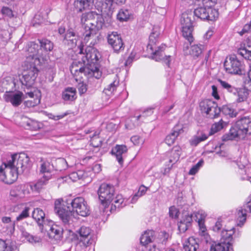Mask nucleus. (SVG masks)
I'll return each mask as SVG.
<instances>
[{"mask_svg":"<svg viewBox=\"0 0 251 251\" xmlns=\"http://www.w3.org/2000/svg\"><path fill=\"white\" fill-rule=\"evenodd\" d=\"M234 228L230 230L223 229L221 232V243H225L226 246L232 248V235L234 233Z\"/></svg>","mask_w":251,"mask_h":251,"instance_id":"20","label":"nucleus"},{"mask_svg":"<svg viewBox=\"0 0 251 251\" xmlns=\"http://www.w3.org/2000/svg\"><path fill=\"white\" fill-rule=\"evenodd\" d=\"M192 221V214L187 213V214H183L180 222H182V223L186 225L188 224V225L191 226Z\"/></svg>","mask_w":251,"mask_h":251,"instance_id":"54","label":"nucleus"},{"mask_svg":"<svg viewBox=\"0 0 251 251\" xmlns=\"http://www.w3.org/2000/svg\"><path fill=\"white\" fill-rule=\"evenodd\" d=\"M23 94L21 92L15 93L5 94L3 98L7 102H10L13 106H19L23 100Z\"/></svg>","mask_w":251,"mask_h":251,"instance_id":"16","label":"nucleus"},{"mask_svg":"<svg viewBox=\"0 0 251 251\" xmlns=\"http://www.w3.org/2000/svg\"><path fill=\"white\" fill-rule=\"evenodd\" d=\"M222 227V221L221 219H218L215 223L214 226L212 227V229L215 232H219Z\"/></svg>","mask_w":251,"mask_h":251,"instance_id":"62","label":"nucleus"},{"mask_svg":"<svg viewBox=\"0 0 251 251\" xmlns=\"http://www.w3.org/2000/svg\"><path fill=\"white\" fill-rule=\"evenodd\" d=\"M107 40L108 45L110 46L115 53H119L124 50L125 44L121 35L118 32L113 31L108 33Z\"/></svg>","mask_w":251,"mask_h":251,"instance_id":"10","label":"nucleus"},{"mask_svg":"<svg viewBox=\"0 0 251 251\" xmlns=\"http://www.w3.org/2000/svg\"><path fill=\"white\" fill-rule=\"evenodd\" d=\"M28 46V47L27 50V51L31 53L30 55V56H34L38 53V51L39 46L38 44L34 42H31Z\"/></svg>","mask_w":251,"mask_h":251,"instance_id":"48","label":"nucleus"},{"mask_svg":"<svg viewBox=\"0 0 251 251\" xmlns=\"http://www.w3.org/2000/svg\"><path fill=\"white\" fill-rule=\"evenodd\" d=\"M29 208L28 207H25L20 215L17 217L16 221H20L25 218L29 217Z\"/></svg>","mask_w":251,"mask_h":251,"instance_id":"53","label":"nucleus"},{"mask_svg":"<svg viewBox=\"0 0 251 251\" xmlns=\"http://www.w3.org/2000/svg\"><path fill=\"white\" fill-rule=\"evenodd\" d=\"M226 72L230 74L245 75L247 73L245 65L234 55H231L224 62Z\"/></svg>","mask_w":251,"mask_h":251,"instance_id":"7","label":"nucleus"},{"mask_svg":"<svg viewBox=\"0 0 251 251\" xmlns=\"http://www.w3.org/2000/svg\"><path fill=\"white\" fill-rule=\"evenodd\" d=\"M227 125V123L221 119L218 122L215 123L211 126L209 135H211L221 130Z\"/></svg>","mask_w":251,"mask_h":251,"instance_id":"37","label":"nucleus"},{"mask_svg":"<svg viewBox=\"0 0 251 251\" xmlns=\"http://www.w3.org/2000/svg\"><path fill=\"white\" fill-rule=\"evenodd\" d=\"M248 211H249V209L244 205L237 210L236 217L238 226H242L245 222Z\"/></svg>","mask_w":251,"mask_h":251,"instance_id":"30","label":"nucleus"},{"mask_svg":"<svg viewBox=\"0 0 251 251\" xmlns=\"http://www.w3.org/2000/svg\"><path fill=\"white\" fill-rule=\"evenodd\" d=\"M1 14L5 17L11 19L16 17L13 11L7 6H3L1 9Z\"/></svg>","mask_w":251,"mask_h":251,"instance_id":"51","label":"nucleus"},{"mask_svg":"<svg viewBox=\"0 0 251 251\" xmlns=\"http://www.w3.org/2000/svg\"><path fill=\"white\" fill-rule=\"evenodd\" d=\"M38 41L40 44L41 49H43L46 51H51L54 47L53 43L47 39H38Z\"/></svg>","mask_w":251,"mask_h":251,"instance_id":"39","label":"nucleus"},{"mask_svg":"<svg viewBox=\"0 0 251 251\" xmlns=\"http://www.w3.org/2000/svg\"><path fill=\"white\" fill-rule=\"evenodd\" d=\"M131 141L134 144V145H138L140 143L141 141H142V139L141 137L138 135H134L131 137Z\"/></svg>","mask_w":251,"mask_h":251,"instance_id":"64","label":"nucleus"},{"mask_svg":"<svg viewBox=\"0 0 251 251\" xmlns=\"http://www.w3.org/2000/svg\"><path fill=\"white\" fill-rule=\"evenodd\" d=\"M85 56H83L85 60L86 66H89V64H97L99 60V57L97 54H100L97 50L91 47H87L85 50Z\"/></svg>","mask_w":251,"mask_h":251,"instance_id":"14","label":"nucleus"},{"mask_svg":"<svg viewBox=\"0 0 251 251\" xmlns=\"http://www.w3.org/2000/svg\"><path fill=\"white\" fill-rule=\"evenodd\" d=\"M183 132V126L178 124L176 125L172 129L171 133L166 137L165 140L166 143L170 146L172 145L176 138Z\"/></svg>","mask_w":251,"mask_h":251,"instance_id":"15","label":"nucleus"},{"mask_svg":"<svg viewBox=\"0 0 251 251\" xmlns=\"http://www.w3.org/2000/svg\"><path fill=\"white\" fill-rule=\"evenodd\" d=\"M208 135H206L205 133H202L201 136H196L191 141V145L195 146H197L200 142L203 141L207 139L208 137Z\"/></svg>","mask_w":251,"mask_h":251,"instance_id":"49","label":"nucleus"},{"mask_svg":"<svg viewBox=\"0 0 251 251\" xmlns=\"http://www.w3.org/2000/svg\"><path fill=\"white\" fill-rule=\"evenodd\" d=\"M76 90L73 87H68L62 93V98L65 101H73L76 98Z\"/></svg>","mask_w":251,"mask_h":251,"instance_id":"31","label":"nucleus"},{"mask_svg":"<svg viewBox=\"0 0 251 251\" xmlns=\"http://www.w3.org/2000/svg\"><path fill=\"white\" fill-rule=\"evenodd\" d=\"M19 174L20 173H18L13 168H10L9 170H8V172L5 174L4 176H2V181L6 184H12L16 180Z\"/></svg>","mask_w":251,"mask_h":251,"instance_id":"24","label":"nucleus"},{"mask_svg":"<svg viewBox=\"0 0 251 251\" xmlns=\"http://www.w3.org/2000/svg\"><path fill=\"white\" fill-rule=\"evenodd\" d=\"M117 18L120 22H127L133 19V16L130 10L127 9L121 8L117 15Z\"/></svg>","mask_w":251,"mask_h":251,"instance_id":"32","label":"nucleus"},{"mask_svg":"<svg viewBox=\"0 0 251 251\" xmlns=\"http://www.w3.org/2000/svg\"><path fill=\"white\" fill-rule=\"evenodd\" d=\"M22 193H24L23 185H19L14 187L10 191V196L13 198L19 197Z\"/></svg>","mask_w":251,"mask_h":251,"instance_id":"46","label":"nucleus"},{"mask_svg":"<svg viewBox=\"0 0 251 251\" xmlns=\"http://www.w3.org/2000/svg\"><path fill=\"white\" fill-rule=\"evenodd\" d=\"M182 35L191 44L194 38L192 35L194 25V18L191 12L184 13L182 14L181 18Z\"/></svg>","mask_w":251,"mask_h":251,"instance_id":"6","label":"nucleus"},{"mask_svg":"<svg viewBox=\"0 0 251 251\" xmlns=\"http://www.w3.org/2000/svg\"><path fill=\"white\" fill-rule=\"evenodd\" d=\"M201 1L203 6L207 8H212V7L214 6L217 2V0H199Z\"/></svg>","mask_w":251,"mask_h":251,"instance_id":"56","label":"nucleus"},{"mask_svg":"<svg viewBox=\"0 0 251 251\" xmlns=\"http://www.w3.org/2000/svg\"><path fill=\"white\" fill-rule=\"evenodd\" d=\"M79 39L78 35L72 28L68 29L65 33L63 43L67 45L69 48H73L76 45Z\"/></svg>","mask_w":251,"mask_h":251,"instance_id":"13","label":"nucleus"},{"mask_svg":"<svg viewBox=\"0 0 251 251\" xmlns=\"http://www.w3.org/2000/svg\"><path fill=\"white\" fill-rule=\"evenodd\" d=\"M199 244L193 237H189L183 244L184 251H197Z\"/></svg>","mask_w":251,"mask_h":251,"instance_id":"28","label":"nucleus"},{"mask_svg":"<svg viewBox=\"0 0 251 251\" xmlns=\"http://www.w3.org/2000/svg\"><path fill=\"white\" fill-rule=\"evenodd\" d=\"M178 211L175 206H171L169 208V216L172 218H176L178 216Z\"/></svg>","mask_w":251,"mask_h":251,"instance_id":"58","label":"nucleus"},{"mask_svg":"<svg viewBox=\"0 0 251 251\" xmlns=\"http://www.w3.org/2000/svg\"><path fill=\"white\" fill-rule=\"evenodd\" d=\"M155 232L153 230H148L145 231L140 237V243L143 246L148 245L154 239Z\"/></svg>","mask_w":251,"mask_h":251,"instance_id":"33","label":"nucleus"},{"mask_svg":"<svg viewBox=\"0 0 251 251\" xmlns=\"http://www.w3.org/2000/svg\"><path fill=\"white\" fill-rule=\"evenodd\" d=\"M21 159L22 160V164L24 165V169L25 170L29 167V158L24 153L19 154Z\"/></svg>","mask_w":251,"mask_h":251,"instance_id":"55","label":"nucleus"},{"mask_svg":"<svg viewBox=\"0 0 251 251\" xmlns=\"http://www.w3.org/2000/svg\"><path fill=\"white\" fill-rule=\"evenodd\" d=\"M11 159L4 164V167L7 169L6 171L9 170L10 168H13L18 173H23L25 170L24 165L22 164L19 154H14L11 155Z\"/></svg>","mask_w":251,"mask_h":251,"instance_id":"12","label":"nucleus"},{"mask_svg":"<svg viewBox=\"0 0 251 251\" xmlns=\"http://www.w3.org/2000/svg\"><path fill=\"white\" fill-rule=\"evenodd\" d=\"M91 230L89 227L86 226H81L78 230L77 231V236H79L77 239L81 242H83L86 245L92 244L88 237L90 236Z\"/></svg>","mask_w":251,"mask_h":251,"instance_id":"21","label":"nucleus"},{"mask_svg":"<svg viewBox=\"0 0 251 251\" xmlns=\"http://www.w3.org/2000/svg\"><path fill=\"white\" fill-rule=\"evenodd\" d=\"M99 199L102 204L105 206L109 204L113 201L112 204L111 210H116L117 208L120 209L126 205L122 195H117L115 196L114 186L110 184L103 183L100 184L97 191Z\"/></svg>","mask_w":251,"mask_h":251,"instance_id":"2","label":"nucleus"},{"mask_svg":"<svg viewBox=\"0 0 251 251\" xmlns=\"http://www.w3.org/2000/svg\"><path fill=\"white\" fill-rule=\"evenodd\" d=\"M102 141L100 139V137L94 134L91 140V145L94 147V148H99L102 145Z\"/></svg>","mask_w":251,"mask_h":251,"instance_id":"50","label":"nucleus"},{"mask_svg":"<svg viewBox=\"0 0 251 251\" xmlns=\"http://www.w3.org/2000/svg\"><path fill=\"white\" fill-rule=\"evenodd\" d=\"M160 34V29L158 26H154L149 37V41L147 46V50L151 52V58L156 61H162L168 67H170L171 61V55H165L164 51L165 45L156 47L158 38Z\"/></svg>","mask_w":251,"mask_h":251,"instance_id":"3","label":"nucleus"},{"mask_svg":"<svg viewBox=\"0 0 251 251\" xmlns=\"http://www.w3.org/2000/svg\"><path fill=\"white\" fill-rule=\"evenodd\" d=\"M203 161L201 159L196 164L194 165L190 170L189 174L191 175H195L199 170V169L202 166Z\"/></svg>","mask_w":251,"mask_h":251,"instance_id":"52","label":"nucleus"},{"mask_svg":"<svg viewBox=\"0 0 251 251\" xmlns=\"http://www.w3.org/2000/svg\"><path fill=\"white\" fill-rule=\"evenodd\" d=\"M38 71L34 64H30V67L24 71L22 77L20 78L22 85L27 88L32 87L37 77Z\"/></svg>","mask_w":251,"mask_h":251,"instance_id":"9","label":"nucleus"},{"mask_svg":"<svg viewBox=\"0 0 251 251\" xmlns=\"http://www.w3.org/2000/svg\"><path fill=\"white\" fill-rule=\"evenodd\" d=\"M32 218L35 220L39 226L41 232H43L44 224L45 223V214L40 208L34 209L32 212Z\"/></svg>","mask_w":251,"mask_h":251,"instance_id":"19","label":"nucleus"},{"mask_svg":"<svg viewBox=\"0 0 251 251\" xmlns=\"http://www.w3.org/2000/svg\"><path fill=\"white\" fill-rule=\"evenodd\" d=\"M54 210L65 225L69 224L74 212L83 217L87 216L90 213L87 202L80 197L74 199L69 198L65 200L62 199L55 200Z\"/></svg>","mask_w":251,"mask_h":251,"instance_id":"1","label":"nucleus"},{"mask_svg":"<svg viewBox=\"0 0 251 251\" xmlns=\"http://www.w3.org/2000/svg\"><path fill=\"white\" fill-rule=\"evenodd\" d=\"M49 179L44 177H41L36 182H31L27 184L32 192H39L43 189L48 182Z\"/></svg>","mask_w":251,"mask_h":251,"instance_id":"23","label":"nucleus"},{"mask_svg":"<svg viewBox=\"0 0 251 251\" xmlns=\"http://www.w3.org/2000/svg\"><path fill=\"white\" fill-rule=\"evenodd\" d=\"M99 11V9H98ZM100 13H97L94 12L93 13V17L91 18L88 23L85 25H83L84 31L83 32L84 40L88 42L91 38L94 37L97 34V31L101 29L103 26H107L109 23L107 22L108 20L105 21L103 17L104 14H108V13L102 12L100 9Z\"/></svg>","mask_w":251,"mask_h":251,"instance_id":"5","label":"nucleus"},{"mask_svg":"<svg viewBox=\"0 0 251 251\" xmlns=\"http://www.w3.org/2000/svg\"><path fill=\"white\" fill-rule=\"evenodd\" d=\"M221 112L225 115H228L230 117H234L236 116L237 113L229 105H225L220 107Z\"/></svg>","mask_w":251,"mask_h":251,"instance_id":"44","label":"nucleus"},{"mask_svg":"<svg viewBox=\"0 0 251 251\" xmlns=\"http://www.w3.org/2000/svg\"><path fill=\"white\" fill-rule=\"evenodd\" d=\"M119 84V79L117 75H115L113 81L103 90V92L107 95L112 94L117 89Z\"/></svg>","mask_w":251,"mask_h":251,"instance_id":"35","label":"nucleus"},{"mask_svg":"<svg viewBox=\"0 0 251 251\" xmlns=\"http://www.w3.org/2000/svg\"><path fill=\"white\" fill-rule=\"evenodd\" d=\"M88 70L86 72V75L88 77L94 76L95 78L99 79L101 76V72L99 71V69L98 67V64H89L88 66Z\"/></svg>","mask_w":251,"mask_h":251,"instance_id":"34","label":"nucleus"},{"mask_svg":"<svg viewBox=\"0 0 251 251\" xmlns=\"http://www.w3.org/2000/svg\"><path fill=\"white\" fill-rule=\"evenodd\" d=\"M63 229L60 226L53 224L50 226L48 230L49 238L54 240H61L63 237Z\"/></svg>","mask_w":251,"mask_h":251,"instance_id":"18","label":"nucleus"},{"mask_svg":"<svg viewBox=\"0 0 251 251\" xmlns=\"http://www.w3.org/2000/svg\"><path fill=\"white\" fill-rule=\"evenodd\" d=\"M147 189H148L147 187H145L144 185H141L139 187L138 192L137 193H136L135 194V195L134 196V197L133 198V200L135 199L136 198L141 197V196H143V195H144L146 193Z\"/></svg>","mask_w":251,"mask_h":251,"instance_id":"57","label":"nucleus"},{"mask_svg":"<svg viewBox=\"0 0 251 251\" xmlns=\"http://www.w3.org/2000/svg\"><path fill=\"white\" fill-rule=\"evenodd\" d=\"M94 11H89L88 12L83 13L80 18V22L83 26V25H85L86 23L91 20L93 17Z\"/></svg>","mask_w":251,"mask_h":251,"instance_id":"47","label":"nucleus"},{"mask_svg":"<svg viewBox=\"0 0 251 251\" xmlns=\"http://www.w3.org/2000/svg\"><path fill=\"white\" fill-rule=\"evenodd\" d=\"M247 135H251V119L244 117L236 122L227 134L222 136V140L227 141L236 138L244 139Z\"/></svg>","mask_w":251,"mask_h":251,"instance_id":"4","label":"nucleus"},{"mask_svg":"<svg viewBox=\"0 0 251 251\" xmlns=\"http://www.w3.org/2000/svg\"><path fill=\"white\" fill-rule=\"evenodd\" d=\"M127 151V148L126 145H116L113 147L111 151L112 155L115 156L117 160L120 165H122L124 162L123 157Z\"/></svg>","mask_w":251,"mask_h":251,"instance_id":"17","label":"nucleus"},{"mask_svg":"<svg viewBox=\"0 0 251 251\" xmlns=\"http://www.w3.org/2000/svg\"><path fill=\"white\" fill-rule=\"evenodd\" d=\"M190 226H191L188 225V224L186 225L185 224L182 223V222H179L178 225V228L180 232L184 233L188 229V228Z\"/></svg>","mask_w":251,"mask_h":251,"instance_id":"63","label":"nucleus"},{"mask_svg":"<svg viewBox=\"0 0 251 251\" xmlns=\"http://www.w3.org/2000/svg\"><path fill=\"white\" fill-rule=\"evenodd\" d=\"M247 47L240 48L237 50V54L245 59H251V37L246 40Z\"/></svg>","mask_w":251,"mask_h":251,"instance_id":"22","label":"nucleus"},{"mask_svg":"<svg viewBox=\"0 0 251 251\" xmlns=\"http://www.w3.org/2000/svg\"><path fill=\"white\" fill-rule=\"evenodd\" d=\"M88 70V66L76 67V62H73L70 71L71 73L74 75H77V74L81 73L86 75L87 71Z\"/></svg>","mask_w":251,"mask_h":251,"instance_id":"38","label":"nucleus"},{"mask_svg":"<svg viewBox=\"0 0 251 251\" xmlns=\"http://www.w3.org/2000/svg\"><path fill=\"white\" fill-rule=\"evenodd\" d=\"M204 49V46L201 44L194 45L191 47L190 54L194 58L199 57Z\"/></svg>","mask_w":251,"mask_h":251,"instance_id":"36","label":"nucleus"},{"mask_svg":"<svg viewBox=\"0 0 251 251\" xmlns=\"http://www.w3.org/2000/svg\"><path fill=\"white\" fill-rule=\"evenodd\" d=\"M210 251H233L232 248L226 246L225 243H219L212 244L211 246Z\"/></svg>","mask_w":251,"mask_h":251,"instance_id":"42","label":"nucleus"},{"mask_svg":"<svg viewBox=\"0 0 251 251\" xmlns=\"http://www.w3.org/2000/svg\"><path fill=\"white\" fill-rule=\"evenodd\" d=\"M94 0H76L75 1L74 6L77 12H82L85 9H89L93 3Z\"/></svg>","mask_w":251,"mask_h":251,"instance_id":"27","label":"nucleus"},{"mask_svg":"<svg viewBox=\"0 0 251 251\" xmlns=\"http://www.w3.org/2000/svg\"><path fill=\"white\" fill-rule=\"evenodd\" d=\"M126 1V0H105L104 2L101 3L100 10L102 12L108 13L111 12L112 9V3L113 2L118 4H123Z\"/></svg>","mask_w":251,"mask_h":251,"instance_id":"25","label":"nucleus"},{"mask_svg":"<svg viewBox=\"0 0 251 251\" xmlns=\"http://www.w3.org/2000/svg\"><path fill=\"white\" fill-rule=\"evenodd\" d=\"M197 218L196 220H198V223L199 226L200 230L202 232H204L206 230V227L204 225V218L205 216L200 214V212H198L196 214Z\"/></svg>","mask_w":251,"mask_h":251,"instance_id":"45","label":"nucleus"},{"mask_svg":"<svg viewBox=\"0 0 251 251\" xmlns=\"http://www.w3.org/2000/svg\"><path fill=\"white\" fill-rule=\"evenodd\" d=\"M199 106L201 112L211 119L219 117L221 113L220 107H218L216 102L212 100H203L200 102Z\"/></svg>","mask_w":251,"mask_h":251,"instance_id":"8","label":"nucleus"},{"mask_svg":"<svg viewBox=\"0 0 251 251\" xmlns=\"http://www.w3.org/2000/svg\"><path fill=\"white\" fill-rule=\"evenodd\" d=\"M20 231L22 232V236L30 243H39L41 241V239L40 237L30 234L23 227L20 228Z\"/></svg>","mask_w":251,"mask_h":251,"instance_id":"41","label":"nucleus"},{"mask_svg":"<svg viewBox=\"0 0 251 251\" xmlns=\"http://www.w3.org/2000/svg\"><path fill=\"white\" fill-rule=\"evenodd\" d=\"M53 166L49 162H43L40 166V174L43 175V176L50 179L51 177V172Z\"/></svg>","mask_w":251,"mask_h":251,"instance_id":"29","label":"nucleus"},{"mask_svg":"<svg viewBox=\"0 0 251 251\" xmlns=\"http://www.w3.org/2000/svg\"><path fill=\"white\" fill-rule=\"evenodd\" d=\"M77 87L79 93L80 95L84 94L87 91V85L83 82L78 83Z\"/></svg>","mask_w":251,"mask_h":251,"instance_id":"61","label":"nucleus"},{"mask_svg":"<svg viewBox=\"0 0 251 251\" xmlns=\"http://www.w3.org/2000/svg\"><path fill=\"white\" fill-rule=\"evenodd\" d=\"M159 237L161 240L162 243L166 244L168 239L170 237V235L168 232L165 231H162L159 233Z\"/></svg>","mask_w":251,"mask_h":251,"instance_id":"59","label":"nucleus"},{"mask_svg":"<svg viewBox=\"0 0 251 251\" xmlns=\"http://www.w3.org/2000/svg\"><path fill=\"white\" fill-rule=\"evenodd\" d=\"M235 96H237V101L241 102L245 100L249 95L248 91L245 88H237V92L235 94H233Z\"/></svg>","mask_w":251,"mask_h":251,"instance_id":"40","label":"nucleus"},{"mask_svg":"<svg viewBox=\"0 0 251 251\" xmlns=\"http://www.w3.org/2000/svg\"><path fill=\"white\" fill-rule=\"evenodd\" d=\"M9 84L7 80H3L0 83V91L1 92H5L6 94L8 92V85Z\"/></svg>","mask_w":251,"mask_h":251,"instance_id":"60","label":"nucleus"},{"mask_svg":"<svg viewBox=\"0 0 251 251\" xmlns=\"http://www.w3.org/2000/svg\"><path fill=\"white\" fill-rule=\"evenodd\" d=\"M23 126L27 129L31 130H37L40 128L39 123L35 121L23 116L22 118Z\"/></svg>","mask_w":251,"mask_h":251,"instance_id":"26","label":"nucleus"},{"mask_svg":"<svg viewBox=\"0 0 251 251\" xmlns=\"http://www.w3.org/2000/svg\"><path fill=\"white\" fill-rule=\"evenodd\" d=\"M218 81L220 83L222 88L226 89L227 91L231 94H235L237 92V88L231 85L226 81L221 79H218Z\"/></svg>","mask_w":251,"mask_h":251,"instance_id":"43","label":"nucleus"},{"mask_svg":"<svg viewBox=\"0 0 251 251\" xmlns=\"http://www.w3.org/2000/svg\"><path fill=\"white\" fill-rule=\"evenodd\" d=\"M193 16H195L197 18L201 20L213 21L217 17V11L213 8H207L205 6L199 7L195 9L192 13Z\"/></svg>","mask_w":251,"mask_h":251,"instance_id":"11","label":"nucleus"}]
</instances>
